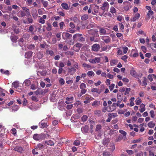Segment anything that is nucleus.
Here are the masks:
<instances>
[{
    "label": "nucleus",
    "instance_id": "nucleus-1",
    "mask_svg": "<svg viewBox=\"0 0 156 156\" xmlns=\"http://www.w3.org/2000/svg\"><path fill=\"white\" fill-rule=\"evenodd\" d=\"M46 137L45 134L43 133L34 134L33 136V139L36 141H40L45 139Z\"/></svg>",
    "mask_w": 156,
    "mask_h": 156
},
{
    "label": "nucleus",
    "instance_id": "nucleus-2",
    "mask_svg": "<svg viewBox=\"0 0 156 156\" xmlns=\"http://www.w3.org/2000/svg\"><path fill=\"white\" fill-rule=\"evenodd\" d=\"M130 73L131 76L136 78H138V77L139 76L135 70L134 69V68L133 67H132V69L130 70Z\"/></svg>",
    "mask_w": 156,
    "mask_h": 156
},
{
    "label": "nucleus",
    "instance_id": "nucleus-3",
    "mask_svg": "<svg viewBox=\"0 0 156 156\" xmlns=\"http://www.w3.org/2000/svg\"><path fill=\"white\" fill-rule=\"evenodd\" d=\"M123 4L125 5L124 7V10L126 11L129 10L130 7V3L128 1H126L124 2Z\"/></svg>",
    "mask_w": 156,
    "mask_h": 156
},
{
    "label": "nucleus",
    "instance_id": "nucleus-4",
    "mask_svg": "<svg viewBox=\"0 0 156 156\" xmlns=\"http://www.w3.org/2000/svg\"><path fill=\"white\" fill-rule=\"evenodd\" d=\"M40 128L44 129L46 128L48 126L47 123L45 122V121L42 120L39 123Z\"/></svg>",
    "mask_w": 156,
    "mask_h": 156
},
{
    "label": "nucleus",
    "instance_id": "nucleus-5",
    "mask_svg": "<svg viewBox=\"0 0 156 156\" xmlns=\"http://www.w3.org/2000/svg\"><path fill=\"white\" fill-rule=\"evenodd\" d=\"M100 48L99 44H94L92 47V50L93 51H97Z\"/></svg>",
    "mask_w": 156,
    "mask_h": 156
},
{
    "label": "nucleus",
    "instance_id": "nucleus-6",
    "mask_svg": "<svg viewBox=\"0 0 156 156\" xmlns=\"http://www.w3.org/2000/svg\"><path fill=\"white\" fill-rule=\"evenodd\" d=\"M76 69L73 67H71L70 68L68 69V73L70 75H73L76 72Z\"/></svg>",
    "mask_w": 156,
    "mask_h": 156
},
{
    "label": "nucleus",
    "instance_id": "nucleus-7",
    "mask_svg": "<svg viewBox=\"0 0 156 156\" xmlns=\"http://www.w3.org/2000/svg\"><path fill=\"white\" fill-rule=\"evenodd\" d=\"M33 52L31 51H29L26 52L25 55V57L26 58H30L32 55Z\"/></svg>",
    "mask_w": 156,
    "mask_h": 156
},
{
    "label": "nucleus",
    "instance_id": "nucleus-8",
    "mask_svg": "<svg viewBox=\"0 0 156 156\" xmlns=\"http://www.w3.org/2000/svg\"><path fill=\"white\" fill-rule=\"evenodd\" d=\"M13 150L18 152L21 153L23 151V148L21 147L17 146L14 148Z\"/></svg>",
    "mask_w": 156,
    "mask_h": 156
},
{
    "label": "nucleus",
    "instance_id": "nucleus-9",
    "mask_svg": "<svg viewBox=\"0 0 156 156\" xmlns=\"http://www.w3.org/2000/svg\"><path fill=\"white\" fill-rule=\"evenodd\" d=\"M22 9L25 12V16H30V13L29 12V9L25 7H23Z\"/></svg>",
    "mask_w": 156,
    "mask_h": 156
},
{
    "label": "nucleus",
    "instance_id": "nucleus-10",
    "mask_svg": "<svg viewBox=\"0 0 156 156\" xmlns=\"http://www.w3.org/2000/svg\"><path fill=\"white\" fill-rule=\"evenodd\" d=\"M66 101L65 103L67 104L72 103V101L73 100V97H70V98L67 97L66 98Z\"/></svg>",
    "mask_w": 156,
    "mask_h": 156
},
{
    "label": "nucleus",
    "instance_id": "nucleus-11",
    "mask_svg": "<svg viewBox=\"0 0 156 156\" xmlns=\"http://www.w3.org/2000/svg\"><path fill=\"white\" fill-rule=\"evenodd\" d=\"M73 39L76 38L77 39H83L82 37V35L80 34H77L73 35Z\"/></svg>",
    "mask_w": 156,
    "mask_h": 156
},
{
    "label": "nucleus",
    "instance_id": "nucleus-12",
    "mask_svg": "<svg viewBox=\"0 0 156 156\" xmlns=\"http://www.w3.org/2000/svg\"><path fill=\"white\" fill-rule=\"evenodd\" d=\"M140 16V15L139 13H136L135 15V16L131 19V20L132 21H135L136 20V19H138Z\"/></svg>",
    "mask_w": 156,
    "mask_h": 156
},
{
    "label": "nucleus",
    "instance_id": "nucleus-13",
    "mask_svg": "<svg viewBox=\"0 0 156 156\" xmlns=\"http://www.w3.org/2000/svg\"><path fill=\"white\" fill-rule=\"evenodd\" d=\"M81 130L85 133L88 132L89 130V127L87 125L85 126L84 127H82Z\"/></svg>",
    "mask_w": 156,
    "mask_h": 156
},
{
    "label": "nucleus",
    "instance_id": "nucleus-14",
    "mask_svg": "<svg viewBox=\"0 0 156 156\" xmlns=\"http://www.w3.org/2000/svg\"><path fill=\"white\" fill-rule=\"evenodd\" d=\"M153 12L152 10L149 11L147 14V17L146 18V20H149L151 17V15H153Z\"/></svg>",
    "mask_w": 156,
    "mask_h": 156
},
{
    "label": "nucleus",
    "instance_id": "nucleus-15",
    "mask_svg": "<svg viewBox=\"0 0 156 156\" xmlns=\"http://www.w3.org/2000/svg\"><path fill=\"white\" fill-rule=\"evenodd\" d=\"M91 91L92 92L97 93L98 94H101V90H99V89L95 88L92 89L91 90Z\"/></svg>",
    "mask_w": 156,
    "mask_h": 156
},
{
    "label": "nucleus",
    "instance_id": "nucleus-16",
    "mask_svg": "<svg viewBox=\"0 0 156 156\" xmlns=\"http://www.w3.org/2000/svg\"><path fill=\"white\" fill-rule=\"evenodd\" d=\"M44 147V146L42 144L39 143L36 147V149H39L40 150L43 149Z\"/></svg>",
    "mask_w": 156,
    "mask_h": 156
},
{
    "label": "nucleus",
    "instance_id": "nucleus-17",
    "mask_svg": "<svg viewBox=\"0 0 156 156\" xmlns=\"http://www.w3.org/2000/svg\"><path fill=\"white\" fill-rule=\"evenodd\" d=\"M34 26L33 25L30 26L29 27L28 31L29 32H30L32 34H34Z\"/></svg>",
    "mask_w": 156,
    "mask_h": 156
},
{
    "label": "nucleus",
    "instance_id": "nucleus-18",
    "mask_svg": "<svg viewBox=\"0 0 156 156\" xmlns=\"http://www.w3.org/2000/svg\"><path fill=\"white\" fill-rule=\"evenodd\" d=\"M100 105V102L99 101H95L92 104V106H93L97 107Z\"/></svg>",
    "mask_w": 156,
    "mask_h": 156
},
{
    "label": "nucleus",
    "instance_id": "nucleus-19",
    "mask_svg": "<svg viewBox=\"0 0 156 156\" xmlns=\"http://www.w3.org/2000/svg\"><path fill=\"white\" fill-rule=\"evenodd\" d=\"M94 114L98 117L101 115L102 113L101 111L99 110H96L94 111Z\"/></svg>",
    "mask_w": 156,
    "mask_h": 156
},
{
    "label": "nucleus",
    "instance_id": "nucleus-20",
    "mask_svg": "<svg viewBox=\"0 0 156 156\" xmlns=\"http://www.w3.org/2000/svg\"><path fill=\"white\" fill-rule=\"evenodd\" d=\"M143 78V80L142 81V86H146L147 84V78L145 77H144Z\"/></svg>",
    "mask_w": 156,
    "mask_h": 156
},
{
    "label": "nucleus",
    "instance_id": "nucleus-21",
    "mask_svg": "<svg viewBox=\"0 0 156 156\" xmlns=\"http://www.w3.org/2000/svg\"><path fill=\"white\" fill-rule=\"evenodd\" d=\"M31 83L30 81L28 79L25 80L23 83V84L26 86H29Z\"/></svg>",
    "mask_w": 156,
    "mask_h": 156
},
{
    "label": "nucleus",
    "instance_id": "nucleus-22",
    "mask_svg": "<svg viewBox=\"0 0 156 156\" xmlns=\"http://www.w3.org/2000/svg\"><path fill=\"white\" fill-rule=\"evenodd\" d=\"M62 7L65 9L67 10L69 9L68 5L65 3H63L61 4Z\"/></svg>",
    "mask_w": 156,
    "mask_h": 156
},
{
    "label": "nucleus",
    "instance_id": "nucleus-23",
    "mask_svg": "<svg viewBox=\"0 0 156 156\" xmlns=\"http://www.w3.org/2000/svg\"><path fill=\"white\" fill-rule=\"evenodd\" d=\"M45 143L47 144V145L51 146H54V142L51 140L48 141H45Z\"/></svg>",
    "mask_w": 156,
    "mask_h": 156
},
{
    "label": "nucleus",
    "instance_id": "nucleus-24",
    "mask_svg": "<svg viewBox=\"0 0 156 156\" xmlns=\"http://www.w3.org/2000/svg\"><path fill=\"white\" fill-rule=\"evenodd\" d=\"M45 54L46 55H48L50 54L51 56H52L54 55V53L52 51L47 50L45 52Z\"/></svg>",
    "mask_w": 156,
    "mask_h": 156
},
{
    "label": "nucleus",
    "instance_id": "nucleus-25",
    "mask_svg": "<svg viewBox=\"0 0 156 156\" xmlns=\"http://www.w3.org/2000/svg\"><path fill=\"white\" fill-rule=\"evenodd\" d=\"M155 123L152 121H151L148 124V126L149 127L151 128H154L155 126Z\"/></svg>",
    "mask_w": 156,
    "mask_h": 156
},
{
    "label": "nucleus",
    "instance_id": "nucleus-26",
    "mask_svg": "<svg viewBox=\"0 0 156 156\" xmlns=\"http://www.w3.org/2000/svg\"><path fill=\"white\" fill-rule=\"evenodd\" d=\"M59 82L60 85H63L65 83V80L63 78H60L59 79Z\"/></svg>",
    "mask_w": 156,
    "mask_h": 156
},
{
    "label": "nucleus",
    "instance_id": "nucleus-27",
    "mask_svg": "<svg viewBox=\"0 0 156 156\" xmlns=\"http://www.w3.org/2000/svg\"><path fill=\"white\" fill-rule=\"evenodd\" d=\"M0 71L3 74H5L7 75H9V71L8 70L5 71L3 69H1L0 70Z\"/></svg>",
    "mask_w": 156,
    "mask_h": 156
},
{
    "label": "nucleus",
    "instance_id": "nucleus-28",
    "mask_svg": "<svg viewBox=\"0 0 156 156\" xmlns=\"http://www.w3.org/2000/svg\"><path fill=\"white\" fill-rule=\"evenodd\" d=\"M12 86L16 88L19 86V83L17 81H15L12 83Z\"/></svg>",
    "mask_w": 156,
    "mask_h": 156
},
{
    "label": "nucleus",
    "instance_id": "nucleus-29",
    "mask_svg": "<svg viewBox=\"0 0 156 156\" xmlns=\"http://www.w3.org/2000/svg\"><path fill=\"white\" fill-rule=\"evenodd\" d=\"M102 6H103V7H105V8H106V9H108L109 5L108 4V3L107 2H104V3L103 4Z\"/></svg>",
    "mask_w": 156,
    "mask_h": 156
},
{
    "label": "nucleus",
    "instance_id": "nucleus-30",
    "mask_svg": "<svg viewBox=\"0 0 156 156\" xmlns=\"http://www.w3.org/2000/svg\"><path fill=\"white\" fill-rule=\"evenodd\" d=\"M88 15L87 14H84L81 17V19L83 21H85L88 18Z\"/></svg>",
    "mask_w": 156,
    "mask_h": 156
},
{
    "label": "nucleus",
    "instance_id": "nucleus-31",
    "mask_svg": "<svg viewBox=\"0 0 156 156\" xmlns=\"http://www.w3.org/2000/svg\"><path fill=\"white\" fill-rule=\"evenodd\" d=\"M123 138L122 135H120L117 138L116 140V141L119 142Z\"/></svg>",
    "mask_w": 156,
    "mask_h": 156
},
{
    "label": "nucleus",
    "instance_id": "nucleus-32",
    "mask_svg": "<svg viewBox=\"0 0 156 156\" xmlns=\"http://www.w3.org/2000/svg\"><path fill=\"white\" fill-rule=\"evenodd\" d=\"M87 74L89 76H94V73L92 71H90L87 72Z\"/></svg>",
    "mask_w": 156,
    "mask_h": 156
},
{
    "label": "nucleus",
    "instance_id": "nucleus-33",
    "mask_svg": "<svg viewBox=\"0 0 156 156\" xmlns=\"http://www.w3.org/2000/svg\"><path fill=\"white\" fill-rule=\"evenodd\" d=\"M100 33L102 34H105L106 33V30H105V28H100Z\"/></svg>",
    "mask_w": 156,
    "mask_h": 156
},
{
    "label": "nucleus",
    "instance_id": "nucleus-34",
    "mask_svg": "<svg viewBox=\"0 0 156 156\" xmlns=\"http://www.w3.org/2000/svg\"><path fill=\"white\" fill-rule=\"evenodd\" d=\"M87 119L88 116L86 115H83V116L81 118V119L83 122H85L86 121Z\"/></svg>",
    "mask_w": 156,
    "mask_h": 156
},
{
    "label": "nucleus",
    "instance_id": "nucleus-35",
    "mask_svg": "<svg viewBox=\"0 0 156 156\" xmlns=\"http://www.w3.org/2000/svg\"><path fill=\"white\" fill-rule=\"evenodd\" d=\"M102 126L100 124L96 126V127L95 129V131L97 132H98L101 129Z\"/></svg>",
    "mask_w": 156,
    "mask_h": 156
},
{
    "label": "nucleus",
    "instance_id": "nucleus-36",
    "mask_svg": "<svg viewBox=\"0 0 156 156\" xmlns=\"http://www.w3.org/2000/svg\"><path fill=\"white\" fill-rule=\"evenodd\" d=\"M83 67L86 68L87 69L91 68V66L85 63L83 64Z\"/></svg>",
    "mask_w": 156,
    "mask_h": 156
},
{
    "label": "nucleus",
    "instance_id": "nucleus-37",
    "mask_svg": "<svg viewBox=\"0 0 156 156\" xmlns=\"http://www.w3.org/2000/svg\"><path fill=\"white\" fill-rule=\"evenodd\" d=\"M112 106H108L107 107V108L108 109L107 111L108 112H111L113 111L115 108H112L111 107Z\"/></svg>",
    "mask_w": 156,
    "mask_h": 156
},
{
    "label": "nucleus",
    "instance_id": "nucleus-38",
    "mask_svg": "<svg viewBox=\"0 0 156 156\" xmlns=\"http://www.w3.org/2000/svg\"><path fill=\"white\" fill-rule=\"evenodd\" d=\"M47 27L46 28V29L48 31H50L51 30V24L49 23H47Z\"/></svg>",
    "mask_w": 156,
    "mask_h": 156
},
{
    "label": "nucleus",
    "instance_id": "nucleus-39",
    "mask_svg": "<svg viewBox=\"0 0 156 156\" xmlns=\"http://www.w3.org/2000/svg\"><path fill=\"white\" fill-rule=\"evenodd\" d=\"M110 12L112 14L116 12V9L113 7H112L110 9Z\"/></svg>",
    "mask_w": 156,
    "mask_h": 156
},
{
    "label": "nucleus",
    "instance_id": "nucleus-40",
    "mask_svg": "<svg viewBox=\"0 0 156 156\" xmlns=\"http://www.w3.org/2000/svg\"><path fill=\"white\" fill-rule=\"evenodd\" d=\"M73 144L76 146L79 145L80 144V142L78 140H76L74 141Z\"/></svg>",
    "mask_w": 156,
    "mask_h": 156
},
{
    "label": "nucleus",
    "instance_id": "nucleus-41",
    "mask_svg": "<svg viewBox=\"0 0 156 156\" xmlns=\"http://www.w3.org/2000/svg\"><path fill=\"white\" fill-rule=\"evenodd\" d=\"M64 34H65V37L67 38L70 39L72 38V35L68 33H66Z\"/></svg>",
    "mask_w": 156,
    "mask_h": 156
},
{
    "label": "nucleus",
    "instance_id": "nucleus-42",
    "mask_svg": "<svg viewBox=\"0 0 156 156\" xmlns=\"http://www.w3.org/2000/svg\"><path fill=\"white\" fill-rule=\"evenodd\" d=\"M123 95L122 94H117V99H123Z\"/></svg>",
    "mask_w": 156,
    "mask_h": 156
},
{
    "label": "nucleus",
    "instance_id": "nucleus-43",
    "mask_svg": "<svg viewBox=\"0 0 156 156\" xmlns=\"http://www.w3.org/2000/svg\"><path fill=\"white\" fill-rule=\"evenodd\" d=\"M86 88V84L83 83H81L80 85V88L82 89H84L85 88Z\"/></svg>",
    "mask_w": 156,
    "mask_h": 156
},
{
    "label": "nucleus",
    "instance_id": "nucleus-44",
    "mask_svg": "<svg viewBox=\"0 0 156 156\" xmlns=\"http://www.w3.org/2000/svg\"><path fill=\"white\" fill-rule=\"evenodd\" d=\"M150 114L151 118H154L155 116L154 112V111L151 110L150 112Z\"/></svg>",
    "mask_w": 156,
    "mask_h": 156
},
{
    "label": "nucleus",
    "instance_id": "nucleus-45",
    "mask_svg": "<svg viewBox=\"0 0 156 156\" xmlns=\"http://www.w3.org/2000/svg\"><path fill=\"white\" fill-rule=\"evenodd\" d=\"M35 46L34 44H31L28 45L27 46L28 48L30 50H33L34 49Z\"/></svg>",
    "mask_w": 156,
    "mask_h": 156
},
{
    "label": "nucleus",
    "instance_id": "nucleus-46",
    "mask_svg": "<svg viewBox=\"0 0 156 156\" xmlns=\"http://www.w3.org/2000/svg\"><path fill=\"white\" fill-rule=\"evenodd\" d=\"M94 60L95 63L96 62L99 63L101 61V58L99 57H96L94 58Z\"/></svg>",
    "mask_w": 156,
    "mask_h": 156
},
{
    "label": "nucleus",
    "instance_id": "nucleus-47",
    "mask_svg": "<svg viewBox=\"0 0 156 156\" xmlns=\"http://www.w3.org/2000/svg\"><path fill=\"white\" fill-rule=\"evenodd\" d=\"M153 75H152V74L151 75L149 74L147 76L148 79L151 81V82L153 81Z\"/></svg>",
    "mask_w": 156,
    "mask_h": 156
},
{
    "label": "nucleus",
    "instance_id": "nucleus-48",
    "mask_svg": "<svg viewBox=\"0 0 156 156\" xmlns=\"http://www.w3.org/2000/svg\"><path fill=\"white\" fill-rule=\"evenodd\" d=\"M131 89L130 88H126V91L124 93L125 95H126L129 94V92L130 91Z\"/></svg>",
    "mask_w": 156,
    "mask_h": 156
},
{
    "label": "nucleus",
    "instance_id": "nucleus-49",
    "mask_svg": "<svg viewBox=\"0 0 156 156\" xmlns=\"http://www.w3.org/2000/svg\"><path fill=\"white\" fill-rule=\"evenodd\" d=\"M142 100L141 99L139 98L138 100L136 101V104L137 105H139L141 102Z\"/></svg>",
    "mask_w": 156,
    "mask_h": 156
},
{
    "label": "nucleus",
    "instance_id": "nucleus-50",
    "mask_svg": "<svg viewBox=\"0 0 156 156\" xmlns=\"http://www.w3.org/2000/svg\"><path fill=\"white\" fill-rule=\"evenodd\" d=\"M99 9V6H96L94 9V12L95 13H98V10Z\"/></svg>",
    "mask_w": 156,
    "mask_h": 156
},
{
    "label": "nucleus",
    "instance_id": "nucleus-51",
    "mask_svg": "<svg viewBox=\"0 0 156 156\" xmlns=\"http://www.w3.org/2000/svg\"><path fill=\"white\" fill-rule=\"evenodd\" d=\"M42 3L44 6L45 7H46L48 5V2L47 1H44Z\"/></svg>",
    "mask_w": 156,
    "mask_h": 156
},
{
    "label": "nucleus",
    "instance_id": "nucleus-52",
    "mask_svg": "<svg viewBox=\"0 0 156 156\" xmlns=\"http://www.w3.org/2000/svg\"><path fill=\"white\" fill-rule=\"evenodd\" d=\"M119 132L122 134L123 136H126V132H125V131L123 130H119Z\"/></svg>",
    "mask_w": 156,
    "mask_h": 156
},
{
    "label": "nucleus",
    "instance_id": "nucleus-53",
    "mask_svg": "<svg viewBox=\"0 0 156 156\" xmlns=\"http://www.w3.org/2000/svg\"><path fill=\"white\" fill-rule=\"evenodd\" d=\"M150 47L152 49H153L154 48H156V43L151 44Z\"/></svg>",
    "mask_w": 156,
    "mask_h": 156
},
{
    "label": "nucleus",
    "instance_id": "nucleus-54",
    "mask_svg": "<svg viewBox=\"0 0 156 156\" xmlns=\"http://www.w3.org/2000/svg\"><path fill=\"white\" fill-rule=\"evenodd\" d=\"M117 61L115 60H113L111 62V65L112 66L113 65L116 64L117 62Z\"/></svg>",
    "mask_w": 156,
    "mask_h": 156
},
{
    "label": "nucleus",
    "instance_id": "nucleus-55",
    "mask_svg": "<svg viewBox=\"0 0 156 156\" xmlns=\"http://www.w3.org/2000/svg\"><path fill=\"white\" fill-rule=\"evenodd\" d=\"M110 153L108 152H104L103 153V156H110Z\"/></svg>",
    "mask_w": 156,
    "mask_h": 156
},
{
    "label": "nucleus",
    "instance_id": "nucleus-56",
    "mask_svg": "<svg viewBox=\"0 0 156 156\" xmlns=\"http://www.w3.org/2000/svg\"><path fill=\"white\" fill-rule=\"evenodd\" d=\"M142 50L144 53H146L147 51V49L144 46H142L141 47Z\"/></svg>",
    "mask_w": 156,
    "mask_h": 156
},
{
    "label": "nucleus",
    "instance_id": "nucleus-57",
    "mask_svg": "<svg viewBox=\"0 0 156 156\" xmlns=\"http://www.w3.org/2000/svg\"><path fill=\"white\" fill-rule=\"evenodd\" d=\"M128 56L127 55H124L122 56L121 58L124 61H126L127 59L128 58Z\"/></svg>",
    "mask_w": 156,
    "mask_h": 156
},
{
    "label": "nucleus",
    "instance_id": "nucleus-58",
    "mask_svg": "<svg viewBox=\"0 0 156 156\" xmlns=\"http://www.w3.org/2000/svg\"><path fill=\"white\" fill-rule=\"evenodd\" d=\"M115 87V84H112L111 85L109 86V88L110 91H112L114 89Z\"/></svg>",
    "mask_w": 156,
    "mask_h": 156
},
{
    "label": "nucleus",
    "instance_id": "nucleus-59",
    "mask_svg": "<svg viewBox=\"0 0 156 156\" xmlns=\"http://www.w3.org/2000/svg\"><path fill=\"white\" fill-rule=\"evenodd\" d=\"M110 147V149L112 151H113L115 149V145L114 144H112Z\"/></svg>",
    "mask_w": 156,
    "mask_h": 156
},
{
    "label": "nucleus",
    "instance_id": "nucleus-60",
    "mask_svg": "<svg viewBox=\"0 0 156 156\" xmlns=\"http://www.w3.org/2000/svg\"><path fill=\"white\" fill-rule=\"evenodd\" d=\"M94 25L93 24H90L88 25L87 27V29H90L94 27Z\"/></svg>",
    "mask_w": 156,
    "mask_h": 156
},
{
    "label": "nucleus",
    "instance_id": "nucleus-61",
    "mask_svg": "<svg viewBox=\"0 0 156 156\" xmlns=\"http://www.w3.org/2000/svg\"><path fill=\"white\" fill-rule=\"evenodd\" d=\"M37 56L39 59H40L42 58L43 57V54H41V53H38L37 54Z\"/></svg>",
    "mask_w": 156,
    "mask_h": 156
},
{
    "label": "nucleus",
    "instance_id": "nucleus-62",
    "mask_svg": "<svg viewBox=\"0 0 156 156\" xmlns=\"http://www.w3.org/2000/svg\"><path fill=\"white\" fill-rule=\"evenodd\" d=\"M45 22V20L41 17L39 20V22L42 24H44Z\"/></svg>",
    "mask_w": 156,
    "mask_h": 156
},
{
    "label": "nucleus",
    "instance_id": "nucleus-63",
    "mask_svg": "<svg viewBox=\"0 0 156 156\" xmlns=\"http://www.w3.org/2000/svg\"><path fill=\"white\" fill-rule=\"evenodd\" d=\"M64 26V23L63 22H60L59 23V26L60 28L62 29L63 28V27Z\"/></svg>",
    "mask_w": 156,
    "mask_h": 156
},
{
    "label": "nucleus",
    "instance_id": "nucleus-64",
    "mask_svg": "<svg viewBox=\"0 0 156 156\" xmlns=\"http://www.w3.org/2000/svg\"><path fill=\"white\" fill-rule=\"evenodd\" d=\"M23 105H26L27 104V100L25 99L24 98L23 100Z\"/></svg>",
    "mask_w": 156,
    "mask_h": 156
}]
</instances>
